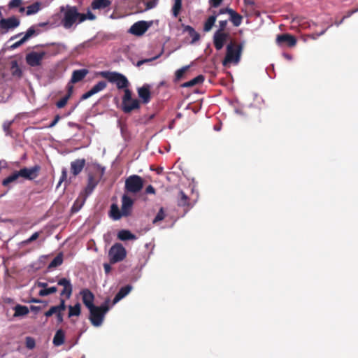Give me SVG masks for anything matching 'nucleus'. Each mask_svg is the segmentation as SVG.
Returning a JSON list of instances; mask_svg holds the SVG:
<instances>
[{"mask_svg":"<svg viewBox=\"0 0 358 358\" xmlns=\"http://www.w3.org/2000/svg\"><path fill=\"white\" fill-rule=\"evenodd\" d=\"M132 287L129 285H127L124 287H122L120 288L119 292L116 294L115 296L113 304L117 303L118 301H120L122 299H123L124 296H126L131 290Z\"/></svg>","mask_w":358,"mask_h":358,"instance_id":"b1692460","label":"nucleus"},{"mask_svg":"<svg viewBox=\"0 0 358 358\" xmlns=\"http://www.w3.org/2000/svg\"><path fill=\"white\" fill-rule=\"evenodd\" d=\"M229 37V34L216 31L213 36V44L217 50H220Z\"/></svg>","mask_w":358,"mask_h":358,"instance_id":"2eb2a0df","label":"nucleus"},{"mask_svg":"<svg viewBox=\"0 0 358 358\" xmlns=\"http://www.w3.org/2000/svg\"><path fill=\"white\" fill-rule=\"evenodd\" d=\"M276 43L279 46L287 45L292 48L296 45V38L289 34H278L276 37Z\"/></svg>","mask_w":358,"mask_h":358,"instance_id":"9b49d317","label":"nucleus"},{"mask_svg":"<svg viewBox=\"0 0 358 358\" xmlns=\"http://www.w3.org/2000/svg\"><path fill=\"white\" fill-rule=\"evenodd\" d=\"M60 12L62 13L61 24L66 29H69L80 24V12L76 6L66 5L60 7Z\"/></svg>","mask_w":358,"mask_h":358,"instance_id":"f257e3e1","label":"nucleus"},{"mask_svg":"<svg viewBox=\"0 0 358 358\" xmlns=\"http://www.w3.org/2000/svg\"><path fill=\"white\" fill-rule=\"evenodd\" d=\"M134 205V200L128 195L124 194L122 196L121 210L124 217L130 215Z\"/></svg>","mask_w":358,"mask_h":358,"instance_id":"dca6fc26","label":"nucleus"},{"mask_svg":"<svg viewBox=\"0 0 358 358\" xmlns=\"http://www.w3.org/2000/svg\"><path fill=\"white\" fill-rule=\"evenodd\" d=\"M24 43H25V41L22 38L20 41L15 42V43H13L10 48L12 49H15L18 47H20V45H22Z\"/></svg>","mask_w":358,"mask_h":358,"instance_id":"052dcab7","label":"nucleus"},{"mask_svg":"<svg viewBox=\"0 0 358 358\" xmlns=\"http://www.w3.org/2000/svg\"><path fill=\"white\" fill-rule=\"evenodd\" d=\"M57 291V288L55 286L50 287H46L45 289H42L39 291V296H45L50 295L51 294L55 293Z\"/></svg>","mask_w":358,"mask_h":358,"instance_id":"58836bf2","label":"nucleus"},{"mask_svg":"<svg viewBox=\"0 0 358 358\" xmlns=\"http://www.w3.org/2000/svg\"><path fill=\"white\" fill-rule=\"evenodd\" d=\"M96 76L106 79L110 83L116 85L118 90H129V82L127 77L116 71H102L96 73Z\"/></svg>","mask_w":358,"mask_h":358,"instance_id":"7ed1b4c3","label":"nucleus"},{"mask_svg":"<svg viewBox=\"0 0 358 358\" xmlns=\"http://www.w3.org/2000/svg\"><path fill=\"white\" fill-rule=\"evenodd\" d=\"M95 19H96V16L90 10H88V12L87 13H80V22H81V23L85 22L86 20H94Z\"/></svg>","mask_w":358,"mask_h":358,"instance_id":"37998d69","label":"nucleus"},{"mask_svg":"<svg viewBox=\"0 0 358 358\" xmlns=\"http://www.w3.org/2000/svg\"><path fill=\"white\" fill-rule=\"evenodd\" d=\"M86 164L85 159H77L71 162V172L73 176L80 174Z\"/></svg>","mask_w":358,"mask_h":358,"instance_id":"aec40b11","label":"nucleus"},{"mask_svg":"<svg viewBox=\"0 0 358 358\" xmlns=\"http://www.w3.org/2000/svg\"><path fill=\"white\" fill-rule=\"evenodd\" d=\"M111 4L110 0H94L92 2L91 6L94 10L103 9L108 7Z\"/></svg>","mask_w":358,"mask_h":358,"instance_id":"cd10ccee","label":"nucleus"},{"mask_svg":"<svg viewBox=\"0 0 358 358\" xmlns=\"http://www.w3.org/2000/svg\"><path fill=\"white\" fill-rule=\"evenodd\" d=\"M40 236V232L34 233L29 238L21 242L22 245H27L34 241H36Z\"/></svg>","mask_w":358,"mask_h":358,"instance_id":"a18cd8bd","label":"nucleus"},{"mask_svg":"<svg viewBox=\"0 0 358 358\" xmlns=\"http://www.w3.org/2000/svg\"><path fill=\"white\" fill-rule=\"evenodd\" d=\"M40 171L41 166L39 165H35L31 168L24 167L19 170L21 178L29 180H33L36 178L39 175Z\"/></svg>","mask_w":358,"mask_h":358,"instance_id":"9d476101","label":"nucleus"},{"mask_svg":"<svg viewBox=\"0 0 358 358\" xmlns=\"http://www.w3.org/2000/svg\"><path fill=\"white\" fill-rule=\"evenodd\" d=\"M25 344H26V347L28 349L31 350V349L34 348V347L36 345V342H35L34 338L28 336L26 338Z\"/></svg>","mask_w":358,"mask_h":358,"instance_id":"09e8293b","label":"nucleus"},{"mask_svg":"<svg viewBox=\"0 0 358 358\" xmlns=\"http://www.w3.org/2000/svg\"><path fill=\"white\" fill-rule=\"evenodd\" d=\"M10 64V72L12 76L16 78H21L22 76V71L18 66L17 62L16 60H13L11 62Z\"/></svg>","mask_w":358,"mask_h":358,"instance_id":"72a5a7b5","label":"nucleus"},{"mask_svg":"<svg viewBox=\"0 0 358 358\" xmlns=\"http://www.w3.org/2000/svg\"><path fill=\"white\" fill-rule=\"evenodd\" d=\"M80 294L82 296V300L83 303L88 309L94 306V295L90 289H84L80 291Z\"/></svg>","mask_w":358,"mask_h":358,"instance_id":"a211bd4d","label":"nucleus"},{"mask_svg":"<svg viewBox=\"0 0 358 358\" xmlns=\"http://www.w3.org/2000/svg\"><path fill=\"white\" fill-rule=\"evenodd\" d=\"M45 55L46 52L45 51H32L26 55L25 60L27 64L30 66H38L41 64L42 60L43 59Z\"/></svg>","mask_w":358,"mask_h":358,"instance_id":"1a4fd4ad","label":"nucleus"},{"mask_svg":"<svg viewBox=\"0 0 358 358\" xmlns=\"http://www.w3.org/2000/svg\"><path fill=\"white\" fill-rule=\"evenodd\" d=\"M12 123H13V122L10 121V122H5L3 124V129L7 135L10 134V126H11Z\"/></svg>","mask_w":358,"mask_h":358,"instance_id":"8fccbe9b","label":"nucleus"},{"mask_svg":"<svg viewBox=\"0 0 358 358\" xmlns=\"http://www.w3.org/2000/svg\"><path fill=\"white\" fill-rule=\"evenodd\" d=\"M81 313V306L79 303H77L74 306H69V314L68 317H71L73 316H79Z\"/></svg>","mask_w":358,"mask_h":358,"instance_id":"c9c22d12","label":"nucleus"},{"mask_svg":"<svg viewBox=\"0 0 358 358\" xmlns=\"http://www.w3.org/2000/svg\"><path fill=\"white\" fill-rule=\"evenodd\" d=\"M69 99V95H65L63 98H62L60 100H59L56 103L57 107L58 108H64L66 105Z\"/></svg>","mask_w":358,"mask_h":358,"instance_id":"de8ad7c7","label":"nucleus"},{"mask_svg":"<svg viewBox=\"0 0 358 358\" xmlns=\"http://www.w3.org/2000/svg\"><path fill=\"white\" fill-rule=\"evenodd\" d=\"M189 68V66H185L178 70H177L175 73L176 80H180L183 77L184 74L188 70Z\"/></svg>","mask_w":358,"mask_h":358,"instance_id":"c03bdc74","label":"nucleus"},{"mask_svg":"<svg viewBox=\"0 0 358 358\" xmlns=\"http://www.w3.org/2000/svg\"><path fill=\"white\" fill-rule=\"evenodd\" d=\"M117 238L121 241L134 240L136 238L134 234L126 229L120 230L117 234Z\"/></svg>","mask_w":358,"mask_h":358,"instance_id":"c756f323","label":"nucleus"},{"mask_svg":"<svg viewBox=\"0 0 358 358\" xmlns=\"http://www.w3.org/2000/svg\"><path fill=\"white\" fill-rule=\"evenodd\" d=\"M358 11V8H355V9H353V10H349L348 12V14L344 16L342 20H341L340 22L337 23L336 24L338 26L340 24H341L343 22V21L346 18V17H348L350 16H351L352 14L357 13Z\"/></svg>","mask_w":358,"mask_h":358,"instance_id":"6e6d98bb","label":"nucleus"},{"mask_svg":"<svg viewBox=\"0 0 358 358\" xmlns=\"http://www.w3.org/2000/svg\"><path fill=\"white\" fill-rule=\"evenodd\" d=\"M229 11L230 15L229 20L233 23V24L235 27H238L239 25H241L243 17L240 14L234 11L233 9Z\"/></svg>","mask_w":358,"mask_h":358,"instance_id":"2f4dec72","label":"nucleus"},{"mask_svg":"<svg viewBox=\"0 0 358 358\" xmlns=\"http://www.w3.org/2000/svg\"><path fill=\"white\" fill-rule=\"evenodd\" d=\"M67 178V171L65 168L62 169V176L60 177V180L58 183V186L61 185V183L65 181Z\"/></svg>","mask_w":358,"mask_h":358,"instance_id":"603ef678","label":"nucleus"},{"mask_svg":"<svg viewBox=\"0 0 358 358\" xmlns=\"http://www.w3.org/2000/svg\"><path fill=\"white\" fill-rule=\"evenodd\" d=\"M326 30L327 29H324L322 30L321 32L320 33H314V34H312L311 35H310V38H311L312 39H316L319 36L323 35L325 32H326Z\"/></svg>","mask_w":358,"mask_h":358,"instance_id":"0e129e2a","label":"nucleus"},{"mask_svg":"<svg viewBox=\"0 0 358 358\" xmlns=\"http://www.w3.org/2000/svg\"><path fill=\"white\" fill-rule=\"evenodd\" d=\"M60 312H63L66 310V303L64 299H60L59 304L57 306Z\"/></svg>","mask_w":358,"mask_h":358,"instance_id":"864d4df0","label":"nucleus"},{"mask_svg":"<svg viewBox=\"0 0 358 358\" xmlns=\"http://www.w3.org/2000/svg\"><path fill=\"white\" fill-rule=\"evenodd\" d=\"M127 256L126 249L121 243H115L108 251V257L110 264L122 262Z\"/></svg>","mask_w":358,"mask_h":358,"instance_id":"6e6552de","label":"nucleus"},{"mask_svg":"<svg viewBox=\"0 0 358 358\" xmlns=\"http://www.w3.org/2000/svg\"><path fill=\"white\" fill-rule=\"evenodd\" d=\"M182 8V0H175L172 8V13L174 17H177Z\"/></svg>","mask_w":358,"mask_h":358,"instance_id":"ea45409f","label":"nucleus"},{"mask_svg":"<svg viewBox=\"0 0 358 358\" xmlns=\"http://www.w3.org/2000/svg\"><path fill=\"white\" fill-rule=\"evenodd\" d=\"M184 31L187 32L188 35L192 38V44L195 43L200 39V34L198 32H196L192 27L189 25L184 26Z\"/></svg>","mask_w":358,"mask_h":358,"instance_id":"bb28decb","label":"nucleus"},{"mask_svg":"<svg viewBox=\"0 0 358 358\" xmlns=\"http://www.w3.org/2000/svg\"><path fill=\"white\" fill-rule=\"evenodd\" d=\"M41 9V3L40 2H35L29 6L27 7V15H30L35 14L39 11Z\"/></svg>","mask_w":358,"mask_h":358,"instance_id":"e433bc0d","label":"nucleus"},{"mask_svg":"<svg viewBox=\"0 0 358 358\" xmlns=\"http://www.w3.org/2000/svg\"><path fill=\"white\" fill-rule=\"evenodd\" d=\"M89 71L86 69L75 70L72 73L71 83H77L83 80L88 74Z\"/></svg>","mask_w":358,"mask_h":358,"instance_id":"4be33fe9","label":"nucleus"},{"mask_svg":"<svg viewBox=\"0 0 358 358\" xmlns=\"http://www.w3.org/2000/svg\"><path fill=\"white\" fill-rule=\"evenodd\" d=\"M41 308L40 306H31L30 310L33 312L37 313L38 312Z\"/></svg>","mask_w":358,"mask_h":358,"instance_id":"774afa93","label":"nucleus"},{"mask_svg":"<svg viewBox=\"0 0 358 358\" xmlns=\"http://www.w3.org/2000/svg\"><path fill=\"white\" fill-rule=\"evenodd\" d=\"M150 23L145 21L135 22L129 29V32L135 36L143 35L150 27Z\"/></svg>","mask_w":358,"mask_h":358,"instance_id":"ddd939ff","label":"nucleus"},{"mask_svg":"<svg viewBox=\"0 0 358 358\" xmlns=\"http://www.w3.org/2000/svg\"><path fill=\"white\" fill-rule=\"evenodd\" d=\"M55 316L57 318V323L58 324L63 322V321H64L63 312H59L57 315H55Z\"/></svg>","mask_w":358,"mask_h":358,"instance_id":"13d9d810","label":"nucleus"},{"mask_svg":"<svg viewBox=\"0 0 358 358\" xmlns=\"http://www.w3.org/2000/svg\"><path fill=\"white\" fill-rule=\"evenodd\" d=\"M217 19V15L214 13L213 15L208 17L204 23L203 31L208 32L211 30Z\"/></svg>","mask_w":358,"mask_h":358,"instance_id":"f704fd0d","label":"nucleus"},{"mask_svg":"<svg viewBox=\"0 0 358 358\" xmlns=\"http://www.w3.org/2000/svg\"><path fill=\"white\" fill-rule=\"evenodd\" d=\"M145 194H155V189L154 188V187L151 185H149L146 188H145Z\"/></svg>","mask_w":358,"mask_h":358,"instance_id":"680f3d73","label":"nucleus"},{"mask_svg":"<svg viewBox=\"0 0 358 358\" xmlns=\"http://www.w3.org/2000/svg\"><path fill=\"white\" fill-rule=\"evenodd\" d=\"M107 86L106 82L101 80L98 82L95 85H94L90 90L84 93L80 99L85 100L91 97L95 94L99 93V92L103 90Z\"/></svg>","mask_w":358,"mask_h":358,"instance_id":"f3484780","label":"nucleus"},{"mask_svg":"<svg viewBox=\"0 0 358 358\" xmlns=\"http://www.w3.org/2000/svg\"><path fill=\"white\" fill-rule=\"evenodd\" d=\"M166 217V213L164 212V208H160L159 210L157 213L156 216L152 220L153 224H157L161 221H162Z\"/></svg>","mask_w":358,"mask_h":358,"instance_id":"79ce46f5","label":"nucleus"},{"mask_svg":"<svg viewBox=\"0 0 358 358\" xmlns=\"http://www.w3.org/2000/svg\"><path fill=\"white\" fill-rule=\"evenodd\" d=\"M204 81V76L203 75H199L191 80L184 83L182 84V87H190L203 83Z\"/></svg>","mask_w":358,"mask_h":358,"instance_id":"7c9ffc66","label":"nucleus"},{"mask_svg":"<svg viewBox=\"0 0 358 358\" xmlns=\"http://www.w3.org/2000/svg\"><path fill=\"white\" fill-rule=\"evenodd\" d=\"M227 25V20H221L219 22V29L217 31H220V32H224V29Z\"/></svg>","mask_w":358,"mask_h":358,"instance_id":"4d7b16f0","label":"nucleus"},{"mask_svg":"<svg viewBox=\"0 0 358 358\" xmlns=\"http://www.w3.org/2000/svg\"><path fill=\"white\" fill-rule=\"evenodd\" d=\"M138 94L143 103H148L151 100L150 87L149 85H144L138 88Z\"/></svg>","mask_w":358,"mask_h":358,"instance_id":"6ab92c4d","label":"nucleus"},{"mask_svg":"<svg viewBox=\"0 0 358 358\" xmlns=\"http://www.w3.org/2000/svg\"><path fill=\"white\" fill-rule=\"evenodd\" d=\"M88 196H89L85 194L84 192H80L78 198L74 201V203L71 208V211L73 213H76L79 211L85 204L86 199Z\"/></svg>","mask_w":358,"mask_h":358,"instance_id":"412c9836","label":"nucleus"},{"mask_svg":"<svg viewBox=\"0 0 358 358\" xmlns=\"http://www.w3.org/2000/svg\"><path fill=\"white\" fill-rule=\"evenodd\" d=\"M20 24V20L15 16L8 18H2L0 20V29L6 32L10 29L17 27Z\"/></svg>","mask_w":358,"mask_h":358,"instance_id":"f8f14e48","label":"nucleus"},{"mask_svg":"<svg viewBox=\"0 0 358 358\" xmlns=\"http://www.w3.org/2000/svg\"><path fill=\"white\" fill-rule=\"evenodd\" d=\"M109 299H107L105 302L100 306H93L90 308V320L92 324L94 327H99L103 323L106 313L109 310Z\"/></svg>","mask_w":358,"mask_h":358,"instance_id":"20e7f679","label":"nucleus"},{"mask_svg":"<svg viewBox=\"0 0 358 358\" xmlns=\"http://www.w3.org/2000/svg\"><path fill=\"white\" fill-rule=\"evenodd\" d=\"M60 118H61V117L59 115H57L55 117L54 120L52 121V122L50 124L48 127L49 128H52V127H55L57 124V123L59 122Z\"/></svg>","mask_w":358,"mask_h":358,"instance_id":"e2e57ef3","label":"nucleus"},{"mask_svg":"<svg viewBox=\"0 0 358 358\" xmlns=\"http://www.w3.org/2000/svg\"><path fill=\"white\" fill-rule=\"evenodd\" d=\"M39 33V31H36L35 29V27L34 26H31L29 27L27 31H26L24 36L22 37V38L25 41V42L29 40L31 37H32L34 35H37Z\"/></svg>","mask_w":358,"mask_h":358,"instance_id":"a19ab883","label":"nucleus"},{"mask_svg":"<svg viewBox=\"0 0 358 358\" xmlns=\"http://www.w3.org/2000/svg\"><path fill=\"white\" fill-rule=\"evenodd\" d=\"M13 310H15L14 317H21L27 315L29 313V308L25 306L20 304L16 305Z\"/></svg>","mask_w":358,"mask_h":358,"instance_id":"473e14b6","label":"nucleus"},{"mask_svg":"<svg viewBox=\"0 0 358 358\" xmlns=\"http://www.w3.org/2000/svg\"><path fill=\"white\" fill-rule=\"evenodd\" d=\"M57 285L63 287V289L60 292L61 296H66L69 299L73 292V286L69 279L62 278L57 281Z\"/></svg>","mask_w":358,"mask_h":358,"instance_id":"4468645a","label":"nucleus"},{"mask_svg":"<svg viewBox=\"0 0 358 358\" xmlns=\"http://www.w3.org/2000/svg\"><path fill=\"white\" fill-rule=\"evenodd\" d=\"M104 172L105 168L99 164L93 163L89 165L87 184L82 192L90 196L102 178Z\"/></svg>","mask_w":358,"mask_h":358,"instance_id":"f03ea898","label":"nucleus"},{"mask_svg":"<svg viewBox=\"0 0 358 358\" xmlns=\"http://www.w3.org/2000/svg\"><path fill=\"white\" fill-rule=\"evenodd\" d=\"M131 96L132 92L130 90H124L122 101V110L124 113H130L134 110L139 109L141 107L140 101L132 99Z\"/></svg>","mask_w":358,"mask_h":358,"instance_id":"423d86ee","label":"nucleus"},{"mask_svg":"<svg viewBox=\"0 0 358 358\" xmlns=\"http://www.w3.org/2000/svg\"><path fill=\"white\" fill-rule=\"evenodd\" d=\"M110 216L114 220H118L123 216L122 211V210L119 209L117 205L115 203L111 205L110 210Z\"/></svg>","mask_w":358,"mask_h":358,"instance_id":"c85d7f7f","label":"nucleus"},{"mask_svg":"<svg viewBox=\"0 0 358 358\" xmlns=\"http://www.w3.org/2000/svg\"><path fill=\"white\" fill-rule=\"evenodd\" d=\"M177 204L180 207L185 208L186 210H189L191 207L190 199L182 190L178 192Z\"/></svg>","mask_w":358,"mask_h":358,"instance_id":"5701e85b","label":"nucleus"},{"mask_svg":"<svg viewBox=\"0 0 358 358\" xmlns=\"http://www.w3.org/2000/svg\"><path fill=\"white\" fill-rule=\"evenodd\" d=\"M59 311L57 306H51L50 309L46 311L44 315L46 317H50L52 316L54 314L57 315Z\"/></svg>","mask_w":358,"mask_h":358,"instance_id":"49530a36","label":"nucleus"},{"mask_svg":"<svg viewBox=\"0 0 358 358\" xmlns=\"http://www.w3.org/2000/svg\"><path fill=\"white\" fill-rule=\"evenodd\" d=\"M243 48V44H236L231 42L227 46V52L224 59L222 61V64L224 66H228L229 64H238L241 59V55Z\"/></svg>","mask_w":358,"mask_h":358,"instance_id":"39448f33","label":"nucleus"},{"mask_svg":"<svg viewBox=\"0 0 358 358\" xmlns=\"http://www.w3.org/2000/svg\"><path fill=\"white\" fill-rule=\"evenodd\" d=\"M63 262V255L62 253H59L50 263L48 268H55L60 266Z\"/></svg>","mask_w":358,"mask_h":358,"instance_id":"4c0bfd02","label":"nucleus"},{"mask_svg":"<svg viewBox=\"0 0 358 358\" xmlns=\"http://www.w3.org/2000/svg\"><path fill=\"white\" fill-rule=\"evenodd\" d=\"M232 9L230 8H221L220 10H219V13L217 15V16L218 15H221V14H225V13H228L229 15V11L228 10H231Z\"/></svg>","mask_w":358,"mask_h":358,"instance_id":"69168bd1","label":"nucleus"},{"mask_svg":"<svg viewBox=\"0 0 358 358\" xmlns=\"http://www.w3.org/2000/svg\"><path fill=\"white\" fill-rule=\"evenodd\" d=\"M22 0H11L8 4L10 8H17L20 6Z\"/></svg>","mask_w":358,"mask_h":358,"instance_id":"3c124183","label":"nucleus"},{"mask_svg":"<svg viewBox=\"0 0 358 358\" xmlns=\"http://www.w3.org/2000/svg\"><path fill=\"white\" fill-rule=\"evenodd\" d=\"M223 0H210V4L213 8L218 7L222 2Z\"/></svg>","mask_w":358,"mask_h":358,"instance_id":"bf43d9fd","label":"nucleus"},{"mask_svg":"<svg viewBox=\"0 0 358 358\" xmlns=\"http://www.w3.org/2000/svg\"><path fill=\"white\" fill-rule=\"evenodd\" d=\"M65 341V333L62 329H58L53 338L52 343L55 346H60Z\"/></svg>","mask_w":358,"mask_h":358,"instance_id":"a878e982","label":"nucleus"},{"mask_svg":"<svg viewBox=\"0 0 358 358\" xmlns=\"http://www.w3.org/2000/svg\"><path fill=\"white\" fill-rule=\"evenodd\" d=\"M20 178H21L20 171H15L10 176L2 180V185L3 187H9L10 183L16 182Z\"/></svg>","mask_w":358,"mask_h":358,"instance_id":"393cba45","label":"nucleus"},{"mask_svg":"<svg viewBox=\"0 0 358 358\" xmlns=\"http://www.w3.org/2000/svg\"><path fill=\"white\" fill-rule=\"evenodd\" d=\"M144 180L138 175H131L125 180V192L131 194H137L143 188Z\"/></svg>","mask_w":358,"mask_h":358,"instance_id":"0eeeda50","label":"nucleus"},{"mask_svg":"<svg viewBox=\"0 0 358 358\" xmlns=\"http://www.w3.org/2000/svg\"><path fill=\"white\" fill-rule=\"evenodd\" d=\"M103 268H104L105 273L106 274H108L110 272V271H111V266L108 263L103 264Z\"/></svg>","mask_w":358,"mask_h":358,"instance_id":"338daca9","label":"nucleus"},{"mask_svg":"<svg viewBox=\"0 0 358 358\" xmlns=\"http://www.w3.org/2000/svg\"><path fill=\"white\" fill-rule=\"evenodd\" d=\"M159 56H156L155 57H152V58H150V59H143V60H139L137 62V64H136V66H141L142 64H145V63H147V62H152L156 59H157Z\"/></svg>","mask_w":358,"mask_h":358,"instance_id":"5fc2aeb1","label":"nucleus"}]
</instances>
